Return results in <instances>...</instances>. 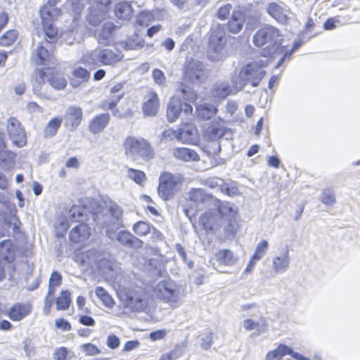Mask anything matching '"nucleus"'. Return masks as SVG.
Listing matches in <instances>:
<instances>
[{
    "label": "nucleus",
    "mask_w": 360,
    "mask_h": 360,
    "mask_svg": "<svg viewBox=\"0 0 360 360\" xmlns=\"http://www.w3.org/2000/svg\"><path fill=\"white\" fill-rule=\"evenodd\" d=\"M153 78L155 82L159 85L162 84L165 82V74L159 69H155L153 71Z\"/></svg>",
    "instance_id": "obj_57"
},
{
    "label": "nucleus",
    "mask_w": 360,
    "mask_h": 360,
    "mask_svg": "<svg viewBox=\"0 0 360 360\" xmlns=\"http://www.w3.org/2000/svg\"><path fill=\"white\" fill-rule=\"evenodd\" d=\"M109 212L111 216L117 221V226L120 225L119 221L122 217V210L121 207L115 203H111L109 207Z\"/></svg>",
    "instance_id": "obj_47"
},
{
    "label": "nucleus",
    "mask_w": 360,
    "mask_h": 360,
    "mask_svg": "<svg viewBox=\"0 0 360 360\" xmlns=\"http://www.w3.org/2000/svg\"><path fill=\"white\" fill-rule=\"evenodd\" d=\"M162 137L166 141L172 140L174 138L178 139V131H174L172 129H165L162 132Z\"/></svg>",
    "instance_id": "obj_63"
},
{
    "label": "nucleus",
    "mask_w": 360,
    "mask_h": 360,
    "mask_svg": "<svg viewBox=\"0 0 360 360\" xmlns=\"http://www.w3.org/2000/svg\"><path fill=\"white\" fill-rule=\"evenodd\" d=\"M116 27L112 22H105L98 33V41L100 44H108Z\"/></svg>",
    "instance_id": "obj_30"
},
{
    "label": "nucleus",
    "mask_w": 360,
    "mask_h": 360,
    "mask_svg": "<svg viewBox=\"0 0 360 360\" xmlns=\"http://www.w3.org/2000/svg\"><path fill=\"white\" fill-rule=\"evenodd\" d=\"M120 339L115 335H110L107 338V345L109 348L115 349L120 345Z\"/></svg>",
    "instance_id": "obj_59"
},
{
    "label": "nucleus",
    "mask_w": 360,
    "mask_h": 360,
    "mask_svg": "<svg viewBox=\"0 0 360 360\" xmlns=\"http://www.w3.org/2000/svg\"><path fill=\"white\" fill-rule=\"evenodd\" d=\"M185 77L193 84L202 82L207 77L204 64L198 60H192L186 68Z\"/></svg>",
    "instance_id": "obj_13"
},
{
    "label": "nucleus",
    "mask_w": 360,
    "mask_h": 360,
    "mask_svg": "<svg viewBox=\"0 0 360 360\" xmlns=\"http://www.w3.org/2000/svg\"><path fill=\"white\" fill-rule=\"evenodd\" d=\"M152 225L143 221H139L134 224L133 231L139 236H144L151 231Z\"/></svg>",
    "instance_id": "obj_40"
},
{
    "label": "nucleus",
    "mask_w": 360,
    "mask_h": 360,
    "mask_svg": "<svg viewBox=\"0 0 360 360\" xmlns=\"http://www.w3.org/2000/svg\"><path fill=\"white\" fill-rule=\"evenodd\" d=\"M160 107L158 96L156 92L150 91L143 103L142 110L145 116L154 117Z\"/></svg>",
    "instance_id": "obj_17"
},
{
    "label": "nucleus",
    "mask_w": 360,
    "mask_h": 360,
    "mask_svg": "<svg viewBox=\"0 0 360 360\" xmlns=\"http://www.w3.org/2000/svg\"><path fill=\"white\" fill-rule=\"evenodd\" d=\"M223 184V180L216 177H211L206 180H205V185L211 188H214L217 187H220Z\"/></svg>",
    "instance_id": "obj_56"
},
{
    "label": "nucleus",
    "mask_w": 360,
    "mask_h": 360,
    "mask_svg": "<svg viewBox=\"0 0 360 360\" xmlns=\"http://www.w3.org/2000/svg\"><path fill=\"white\" fill-rule=\"evenodd\" d=\"M7 131L12 143L21 148L26 143V135L24 129L21 127L20 122L15 117H10L7 123Z\"/></svg>",
    "instance_id": "obj_11"
},
{
    "label": "nucleus",
    "mask_w": 360,
    "mask_h": 360,
    "mask_svg": "<svg viewBox=\"0 0 360 360\" xmlns=\"http://www.w3.org/2000/svg\"><path fill=\"white\" fill-rule=\"evenodd\" d=\"M47 81L56 90L60 91L67 85V81L64 77L55 68H47L37 69L32 76V86L34 94H39L41 85Z\"/></svg>",
    "instance_id": "obj_4"
},
{
    "label": "nucleus",
    "mask_w": 360,
    "mask_h": 360,
    "mask_svg": "<svg viewBox=\"0 0 360 360\" xmlns=\"http://www.w3.org/2000/svg\"><path fill=\"white\" fill-rule=\"evenodd\" d=\"M218 110L215 105L210 103H203L196 108L198 116L202 120H210L217 112Z\"/></svg>",
    "instance_id": "obj_31"
},
{
    "label": "nucleus",
    "mask_w": 360,
    "mask_h": 360,
    "mask_svg": "<svg viewBox=\"0 0 360 360\" xmlns=\"http://www.w3.org/2000/svg\"><path fill=\"white\" fill-rule=\"evenodd\" d=\"M68 355V349L65 347H60L56 349L53 354L54 360H65Z\"/></svg>",
    "instance_id": "obj_60"
},
{
    "label": "nucleus",
    "mask_w": 360,
    "mask_h": 360,
    "mask_svg": "<svg viewBox=\"0 0 360 360\" xmlns=\"http://www.w3.org/2000/svg\"><path fill=\"white\" fill-rule=\"evenodd\" d=\"M95 293L105 307L112 308L114 306L115 302L113 299L103 287H96Z\"/></svg>",
    "instance_id": "obj_36"
},
{
    "label": "nucleus",
    "mask_w": 360,
    "mask_h": 360,
    "mask_svg": "<svg viewBox=\"0 0 360 360\" xmlns=\"http://www.w3.org/2000/svg\"><path fill=\"white\" fill-rule=\"evenodd\" d=\"M119 295L125 307L133 311H143L148 307V295L141 287L130 286L125 288L120 291Z\"/></svg>",
    "instance_id": "obj_5"
},
{
    "label": "nucleus",
    "mask_w": 360,
    "mask_h": 360,
    "mask_svg": "<svg viewBox=\"0 0 360 360\" xmlns=\"http://www.w3.org/2000/svg\"><path fill=\"white\" fill-rule=\"evenodd\" d=\"M32 306L27 303H16L8 310V317L14 321H20L31 313Z\"/></svg>",
    "instance_id": "obj_21"
},
{
    "label": "nucleus",
    "mask_w": 360,
    "mask_h": 360,
    "mask_svg": "<svg viewBox=\"0 0 360 360\" xmlns=\"http://www.w3.org/2000/svg\"><path fill=\"white\" fill-rule=\"evenodd\" d=\"M174 157L184 162L198 161L200 157L193 149L188 148H176L174 150Z\"/></svg>",
    "instance_id": "obj_26"
},
{
    "label": "nucleus",
    "mask_w": 360,
    "mask_h": 360,
    "mask_svg": "<svg viewBox=\"0 0 360 360\" xmlns=\"http://www.w3.org/2000/svg\"><path fill=\"white\" fill-rule=\"evenodd\" d=\"M123 95V93H120V94L112 96L110 98V101L103 104V108L109 110H113L117 105V102L122 98Z\"/></svg>",
    "instance_id": "obj_54"
},
{
    "label": "nucleus",
    "mask_w": 360,
    "mask_h": 360,
    "mask_svg": "<svg viewBox=\"0 0 360 360\" xmlns=\"http://www.w3.org/2000/svg\"><path fill=\"white\" fill-rule=\"evenodd\" d=\"M15 247L11 240H5L0 243V258L7 263H11L15 258Z\"/></svg>",
    "instance_id": "obj_24"
},
{
    "label": "nucleus",
    "mask_w": 360,
    "mask_h": 360,
    "mask_svg": "<svg viewBox=\"0 0 360 360\" xmlns=\"http://www.w3.org/2000/svg\"><path fill=\"white\" fill-rule=\"evenodd\" d=\"M55 325L58 328H61L65 331H69L71 330L70 323L64 319H58L55 321Z\"/></svg>",
    "instance_id": "obj_62"
},
{
    "label": "nucleus",
    "mask_w": 360,
    "mask_h": 360,
    "mask_svg": "<svg viewBox=\"0 0 360 360\" xmlns=\"http://www.w3.org/2000/svg\"><path fill=\"white\" fill-rule=\"evenodd\" d=\"M70 218L73 221H80L83 220L84 210L79 206H72L69 211Z\"/></svg>",
    "instance_id": "obj_45"
},
{
    "label": "nucleus",
    "mask_w": 360,
    "mask_h": 360,
    "mask_svg": "<svg viewBox=\"0 0 360 360\" xmlns=\"http://www.w3.org/2000/svg\"><path fill=\"white\" fill-rule=\"evenodd\" d=\"M183 177L178 174L162 173L159 178L158 188L160 197L165 201L172 198L178 191V184L181 183Z\"/></svg>",
    "instance_id": "obj_7"
},
{
    "label": "nucleus",
    "mask_w": 360,
    "mask_h": 360,
    "mask_svg": "<svg viewBox=\"0 0 360 360\" xmlns=\"http://www.w3.org/2000/svg\"><path fill=\"white\" fill-rule=\"evenodd\" d=\"M110 114L102 113L94 117L89 122V130L92 134H98L104 130L110 121Z\"/></svg>",
    "instance_id": "obj_22"
},
{
    "label": "nucleus",
    "mask_w": 360,
    "mask_h": 360,
    "mask_svg": "<svg viewBox=\"0 0 360 360\" xmlns=\"http://www.w3.org/2000/svg\"><path fill=\"white\" fill-rule=\"evenodd\" d=\"M182 111V103L178 98H172L168 103L167 117L170 122H174Z\"/></svg>",
    "instance_id": "obj_27"
},
{
    "label": "nucleus",
    "mask_w": 360,
    "mask_h": 360,
    "mask_svg": "<svg viewBox=\"0 0 360 360\" xmlns=\"http://www.w3.org/2000/svg\"><path fill=\"white\" fill-rule=\"evenodd\" d=\"M221 191L228 195H233L237 193L238 188L235 186H229L228 184L223 183L221 186Z\"/></svg>",
    "instance_id": "obj_64"
},
{
    "label": "nucleus",
    "mask_w": 360,
    "mask_h": 360,
    "mask_svg": "<svg viewBox=\"0 0 360 360\" xmlns=\"http://www.w3.org/2000/svg\"><path fill=\"white\" fill-rule=\"evenodd\" d=\"M62 122L63 119L59 117H55L50 120L44 130V137L51 138L54 136L61 126Z\"/></svg>",
    "instance_id": "obj_33"
},
{
    "label": "nucleus",
    "mask_w": 360,
    "mask_h": 360,
    "mask_svg": "<svg viewBox=\"0 0 360 360\" xmlns=\"http://www.w3.org/2000/svg\"><path fill=\"white\" fill-rule=\"evenodd\" d=\"M266 11L271 18L283 25L288 24L293 15L288 6L276 2L269 4Z\"/></svg>",
    "instance_id": "obj_14"
},
{
    "label": "nucleus",
    "mask_w": 360,
    "mask_h": 360,
    "mask_svg": "<svg viewBox=\"0 0 360 360\" xmlns=\"http://www.w3.org/2000/svg\"><path fill=\"white\" fill-rule=\"evenodd\" d=\"M232 5L231 4H226L221 6L217 11V17L220 20L226 19L232 10Z\"/></svg>",
    "instance_id": "obj_50"
},
{
    "label": "nucleus",
    "mask_w": 360,
    "mask_h": 360,
    "mask_svg": "<svg viewBox=\"0 0 360 360\" xmlns=\"http://www.w3.org/2000/svg\"><path fill=\"white\" fill-rule=\"evenodd\" d=\"M216 209L205 212L200 217V224L207 231H218L229 218H234L237 215V211L233 205L229 202L221 201L214 198Z\"/></svg>",
    "instance_id": "obj_1"
},
{
    "label": "nucleus",
    "mask_w": 360,
    "mask_h": 360,
    "mask_svg": "<svg viewBox=\"0 0 360 360\" xmlns=\"http://www.w3.org/2000/svg\"><path fill=\"white\" fill-rule=\"evenodd\" d=\"M71 302L70 292L68 290H63L60 295L56 299V304L58 310H66Z\"/></svg>",
    "instance_id": "obj_37"
},
{
    "label": "nucleus",
    "mask_w": 360,
    "mask_h": 360,
    "mask_svg": "<svg viewBox=\"0 0 360 360\" xmlns=\"http://www.w3.org/2000/svg\"><path fill=\"white\" fill-rule=\"evenodd\" d=\"M91 55L104 65H113L123 58L122 51L117 49H103L95 51Z\"/></svg>",
    "instance_id": "obj_15"
},
{
    "label": "nucleus",
    "mask_w": 360,
    "mask_h": 360,
    "mask_svg": "<svg viewBox=\"0 0 360 360\" xmlns=\"http://www.w3.org/2000/svg\"><path fill=\"white\" fill-rule=\"evenodd\" d=\"M253 43L257 47H262L268 44L269 53H283L284 46H282L283 41L281 31L274 26L266 25L258 30L253 36Z\"/></svg>",
    "instance_id": "obj_2"
},
{
    "label": "nucleus",
    "mask_w": 360,
    "mask_h": 360,
    "mask_svg": "<svg viewBox=\"0 0 360 360\" xmlns=\"http://www.w3.org/2000/svg\"><path fill=\"white\" fill-rule=\"evenodd\" d=\"M339 22L340 20L337 18H330L323 23V29L325 30H333L336 28V24Z\"/></svg>",
    "instance_id": "obj_61"
},
{
    "label": "nucleus",
    "mask_w": 360,
    "mask_h": 360,
    "mask_svg": "<svg viewBox=\"0 0 360 360\" xmlns=\"http://www.w3.org/2000/svg\"><path fill=\"white\" fill-rule=\"evenodd\" d=\"M243 326L247 330H252L257 329L259 333H260V330L258 329V328L259 326V323L255 321L250 319H247L244 320L243 322Z\"/></svg>",
    "instance_id": "obj_55"
},
{
    "label": "nucleus",
    "mask_w": 360,
    "mask_h": 360,
    "mask_svg": "<svg viewBox=\"0 0 360 360\" xmlns=\"http://www.w3.org/2000/svg\"><path fill=\"white\" fill-rule=\"evenodd\" d=\"M193 131L186 128L179 129L178 130V140L181 141H188L192 139Z\"/></svg>",
    "instance_id": "obj_51"
},
{
    "label": "nucleus",
    "mask_w": 360,
    "mask_h": 360,
    "mask_svg": "<svg viewBox=\"0 0 360 360\" xmlns=\"http://www.w3.org/2000/svg\"><path fill=\"white\" fill-rule=\"evenodd\" d=\"M204 137L206 140L213 142L223 137L226 140H229L232 139V132L225 126L224 120H214L205 129Z\"/></svg>",
    "instance_id": "obj_9"
},
{
    "label": "nucleus",
    "mask_w": 360,
    "mask_h": 360,
    "mask_svg": "<svg viewBox=\"0 0 360 360\" xmlns=\"http://www.w3.org/2000/svg\"><path fill=\"white\" fill-rule=\"evenodd\" d=\"M154 292L158 297L169 303H176L179 299V291L172 281L159 282Z\"/></svg>",
    "instance_id": "obj_10"
},
{
    "label": "nucleus",
    "mask_w": 360,
    "mask_h": 360,
    "mask_svg": "<svg viewBox=\"0 0 360 360\" xmlns=\"http://www.w3.org/2000/svg\"><path fill=\"white\" fill-rule=\"evenodd\" d=\"M231 93V88L227 84H221L214 91V95L219 98H225Z\"/></svg>",
    "instance_id": "obj_52"
},
{
    "label": "nucleus",
    "mask_w": 360,
    "mask_h": 360,
    "mask_svg": "<svg viewBox=\"0 0 360 360\" xmlns=\"http://www.w3.org/2000/svg\"><path fill=\"white\" fill-rule=\"evenodd\" d=\"M107 13L94 8H89L86 20L93 26H98L105 18Z\"/></svg>",
    "instance_id": "obj_35"
},
{
    "label": "nucleus",
    "mask_w": 360,
    "mask_h": 360,
    "mask_svg": "<svg viewBox=\"0 0 360 360\" xmlns=\"http://www.w3.org/2000/svg\"><path fill=\"white\" fill-rule=\"evenodd\" d=\"M303 44V41L301 40V39H298V40H296L294 41L293 43V45H292V47L291 49V50L290 51H285L283 52V56L281 58V59L278 60L277 65H276V68H278L279 67H281L283 63L286 60H290V56H292V54L297 49H299Z\"/></svg>",
    "instance_id": "obj_39"
},
{
    "label": "nucleus",
    "mask_w": 360,
    "mask_h": 360,
    "mask_svg": "<svg viewBox=\"0 0 360 360\" xmlns=\"http://www.w3.org/2000/svg\"><path fill=\"white\" fill-rule=\"evenodd\" d=\"M266 74L263 67L257 62L250 63L243 66L239 73L238 79L240 88L250 84L252 86H257Z\"/></svg>",
    "instance_id": "obj_6"
},
{
    "label": "nucleus",
    "mask_w": 360,
    "mask_h": 360,
    "mask_svg": "<svg viewBox=\"0 0 360 360\" xmlns=\"http://www.w3.org/2000/svg\"><path fill=\"white\" fill-rule=\"evenodd\" d=\"M268 247L269 243L267 240H262L257 244L255 254L252 257V259H255V261L259 260L267 252Z\"/></svg>",
    "instance_id": "obj_41"
},
{
    "label": "nucleus",
    "mask_w": 360,
    "mask_h": 360,
    "mask_svg": "<svg viewBox=\"0 0 360 360\" xmlns=\"http://www.w3.org/2000/svg\"><path fill=\"white\" fill-rule=\"evenodd\" d=\"M52 40L45 37V41L41 42L37 46L35 53L33 54L32 60L37 65H44L50 60L51 55L48 50V46Z\"/></svg>",
    "instance_id": "obj_20"
},
{
    "label": "nucleus",
    "mask_w": 360,
    "mask_h": 360,
    "mask_svg": "<svg viewBox=\"0 0 360 360\" xmlns=\"http://www.w3.org/2000/svg\"><path fill=\"white\" fill-rule=\"evenodd\" d=\"M112 0H93L90 7L108 13Z\"/></svg>",
    "instance_id": "obj_46"
},
{
    "label": "nucleus",
    "mask_w": 360,
    "mask_h": 360,
    "mask_svg": "<svg viewBox=\"0 0 360 360\" xmlns=\"http://www.w3.org/2000/svg\"><path fill=\"white\" fill-rule=\"evenodd\" d=\"M58 8L51 6H44L39 11L44 37L54 40L58 34V30L53 25L56 17L59 15Z\"/></svg>",
    "instance_id": "obj_8"
},
{
    "label": "nucleus",
    "mask_w": 360,
    "mask_h": 360,
    "mask_svg": "<svg viewBox=\"0 0 360 360\" xmlns=\"http://www.w3.org/2000/svg\"><path fill=\"white\" fill-rule=\"evenodd\" d=\"M321 201L327 206H333L335 203V197L331 189L323 190L321 196Z\"/></svg>",
    "instance_id": "obj_44"
},
{
    "label": "nucleus",
    "mask_w": 360,
    "mask_h": 360,
    "mask_svg": "<svg viewBox=\"0 0 360 360\" xmlns=\"http://www.w3.org/2000/svg\"><path fill=\"white\" fill-rule=\"evenodd\" d=\"M215 257L220 264L231 266L236 262V257L229 250H221L216 254Z\"/></svg>",
    "instance_id": "obj_34"
},
{
    "label": "nucleus",
    "mask_w": 360,
    "mask_h": 360,
    "mask_svg": "<svg viewBox=\"0 0 360 360\" xmlns=\"http://www.w3.org/2000/svg\"><path fill=\"white\" fill-rule=\"evenodd\" d=\"M117 240L120 245L133 249L141 248L143 243L141 239L124 230H122L117 233Z\"/></svg>",
    "instance_id": "obj_19"
},
{
    "label": "nucleus",
    "mask_w": 360,
    "mask_h": 360,
    "mask_svg": "<svg viewBox=\"0 0 360 360\" xmlns=\"http://www.w3.org/2000/svg\"><path fill=\"white\" fill-rule=\"evenodd\" d=\"M115 16L120 20H129L133 14V8L128 1H121L115 7Z\"/></svg>",
    "instance_id": "obj_28"
},
{
    "label": "nucleus",
    "mask_w": 360,
    "mask_h": 360,
    "mask_svg": "<svg viewBox=\"0 0 360 360\" xmlns=\"http://www.w3.org/2000/svg\"><path fill=\"white\" fill-rule=\"evenodd\" d=\"M90 235V227L86 224L81 223L70 231L69 238L72 243H79L86 241Z\"/></svg>",
    "instance_id": "obj_18"
},
{
    "label": "nucleus",
    "mask_w": 360,
    "mask_h": 360,
    "mask_svg": "<svg viewBox=\"0 0 360 360\" xmlns=\"http://www.w3.org/2000/svg\"><path fill=\"white\" fill-rule=\"evenodd\" d=\"M16 154L11 150H0V167L4 170L11 169L15 165Z\"/></svg>",
    "instance_id": "obj_32"
},
{
    "label": "nucleus",
    "mask_w": 360,
    "mask_h": 360,
    "mask_svg": "<svg viewBox=\"0 0 360 360\" xmlns=\"http://www.w3.org/2000/svg\"><path fill=\"white\" fill-rule=\"evenodd\" d=\"M81 349L86 355L94 356L101 353L100 349L91 343L84 344L81 346Z\"/></svg>",
    "instance_id": "obj_48"
},
{
    "label": "nucleus",
    "mask_w": 360,
    "mask_h": 360,
    "mask_svg": "<svg viewBox=\"0 0 360 360\" xmlns=\"http://www.w3.org/2000/svg\"><path fill=\"white\" fill-rule=\"evenodd\" d=\"M226 44L224 28L219 24L214 25L210 30L209 49L214 53H219Z\"/></svg>",
    "instance_id": "obj_12"
},
{
    "label": "nucleus",
    "mask_w": 360,
    "mask_h": 360,
    "mask_svg": "<svg viewBox=\"0 0 360 360\" xmlns=\"http://www.w3.org/2000/svg\"><path fill=\"white\" fill-rule=\"evenodd\" d=\"M125 154L134 160L149 161L155 157V150L148 141L133 136H127L123 143Z\"/></svg>",
    "instance_id": "obj_3"
},
{
    "label": "nucleus",
    "mask_w": 360,
    "mask_h": 360,
    "mask_svg": "<svg viewBox=\"0 0 360 360\" xmlns=\"http://www.w3.org/2000/svg\"><path fill=\"white\" fill-rule=\"evenodd\" d=\"M290 264L289 251L286 250L283 253L276 256L272 260V268L275 274L285 272Z\"/></svg>",
    "instance_id": "obj_23"
},
{
    "label": "nucleus",
    "mask_w": 360,
    "mask_h": 360,
    "mask_svg": "<svg viewBox=\"0 0 360 360\" xmlns=\"http://www.w3.org/2000/svg\"><path fill=\"white\" fill-rule=\"evenodd\" d=\"M224 223H227L224 228L226 237L228 238H233L238 228L236 218H229Z\"/></svg>",
    "instance_id": "obj_38"
},
{
    "label": "nucleus",
    "mask_w": 360,
    "mask_h": 360,
    "mask_svg": "<svg viewBox=\"0 0 360 360\" xmlns=\"http://www.w3.org/2000/svg\"><path fill=\"white\" fill-rule=\"evenodd\" d=\"M244 22L243 14L240 11H233L227 24L229 32L233 34L239 33L243 27Z\"/></svg>",
    "instance_id": "obj_25"
},
{
    "label": "nucleus",
    "mask_w": 360,
    "mask_h": 360,
    "mask_svg": "<svg viewBox=\"0 0 360 360\" xmlns=\"http://www.w3.org/2000/svg\"><path fill=\"white\" fill-rule=\"evenodd\" d=\"M72 75L75 77L81 79L83 82H86L90 78V72L81 67L75 69Z\"/></svg>",
    "instance_id": "obj_49"
},
{
    "label": "nucleus",
    "mask_w": 360,
    "mask_h": 360,
    "mask_svg": "<svg viewBox=\"0 0 360 360\" xmlns=\"http://www.w3.org/2000/svg\"><path fill=\"white\" fill-rule=\"evenodd\" d=\"M213 334L212 332H209L205 337H202L200 340V347L204 350L209 349L212 345Z\"/></svg>",
    "instance_id": "obj_53"
},
{
    "label": "nucleus",
    "mask_w": 360,
    "mask_h": 360,
    "mask_svg": "<svg viewBox=\"0 0 360 360\" xmlns=\"http://www.w3.org/2000/svg\"><path fill=\"white\" fill-rule=\"evenodd\" d=\"M188 198L195 204H204L207 201L213 202L214 198L212 195L207 194L201 188H192L188 192Z\"/></svg>",
    "instance_id": "obj_29"
},
{
    "label": "nucleus",
    "mask_w": 360,
    "mask_h": 360,
    "mask_svg": "<svg viewBox=\"0 0 360 360\" xmlns=\"http://www.w3.org/2000/svg\"><path fill=\"white\" fill-rule=\"evenodd\" d=\"M83 119V112L80 107L70 106L64 116L65 126L71 131L75 130Z\"/></svg>",
    "instance_id": "obj_16"
},
{
    "label": "nucleus",
    "mask_w": 360,
    "mask_h": 360,
    "mask_svg": "<svg viewBox=\"0 0 360 360\" xmlns=\"http://www.w3.org/2000/svg\"><path fill=\"white\" fill-rule=\"evenodd\" d=\"M18 37V32L15 30L7 31L0 39L2 46H9L13 44Z\"/></svg>",
    "instance_id": "obj_42"
},
{
    "label": "nucleus",
    "mask_w": 360,
    "mask_h": 360,
    "mask_svg": "<svg viewBox=\"0 0 360 360\" xmlns=\"http://www.w3.org/2000/svg\"><path fill=\"white\" fill-rule=\"evenodd\" d=\"M62 283V276L57 271H53L49 278L50 285L58 286Z\"/></svg>",
    "instance_id": "obj_58"
},
{
    "label": "nucleus",
    "mask_w": 360,
    "mask_h": 360,
    "mask_svg": "<svg viewBox=\"0 0 360 360\" xmlns=\"http://www.w3.org/2000/svg\"><path fill=\"white\" fill-rule=\"evenodd\" d=\"M127 176L138 184H141L146 179V174L143 172L131 168L128 169Z\"/></svg>",
    "instance_id": "obj_43"
}]
</instances>
